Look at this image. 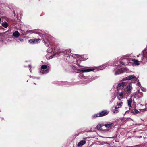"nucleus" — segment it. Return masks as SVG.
Wrapping results in <instances>:
<instances>
[{"instance_id": "obj_19", "label": "nucleus", "mask_w": 147, "mask_h": 147, "mask_svg": "<svg viewBox=\"0 0 147 147\" xmlns=\"http://www.w3.org/2000/svg\"><path fill=\"white\" fill-rule=\"evenodd\" d=\"M117 107H114V109H112V111L114 113H118V110H117Z\"/></svg>"}, {"instance_id": "obj_15", "label": "nucleus", "mask_w": 147, "mask_h": 147, "mask_svg": "<svg viewBox=\"0 0 147 147\" xmlns=\"http://www.w3.org/2000/svg\"><path fill=\"white\" fill-rule=\"evenodd\" d=\"M117 97L118 100H121L123 98L121 94V93H120L119 92L118 93Z\"/></svg>"}, {"instance_id": "obj_12", "label": "nucleus", "mask_w": 147, "mask_h": 147, "mask_svg": "<svg viewBox=\"0 0 147 147\" xmlns=\"http://www.w3.org/2000/svg\"><path fill=\"white\" fill-rule=\"evenodd\" d=\"M113 123H109L105 124L103 125L104 128L105 127L107 128H109L111 127L112 125H113Z\"/></svg>"}, {"instance_id": "obj_21", "label": "nucleus", "mask_w": 147, "mask_h": 147, "mask_svg": "<svg viewBox=\"0 0 147 147\" xmlns=\"http://www.w3.org/2000/svg\"><path fill=\"white\" fill-rule=\"evenodd\" d=\"M80 76L81 79H86V77L83 74H80Z\"/></svg>"}, {"instance_id": "obj_33", "label": "nucleus", "mask_w": 147, "mask_h": 147, "mask_svg": "<svg viewBox=\"0 0 147 147\" xmlns=\"http://www.w3.org/2000/svg\"><path fill=\"white\" fill-rule=\"evenodd\" d=\"M39 35H40V36H41V35H42V34H40Z\"/></svg>"}, {"instance_id": "obj_11", "label": "nucleus", "mask_w": 147, "mask_h": 147, "mask_svg": "<svg viewBox=\"0 0 147 147\" xmlns=\"http://www.w3.org/2000/svg\"><path fill=\"white\" fill-rule=\"evenodd\" d=\"M97 128L98 129H100L103 131H106L107 130V129H105L104 128L103 125H102L100 124H98L97 126Z\"/></svg>"}, {"instance_id": "obj_17", "label": "nucleus", "mask_w": 147, "mask_h": 147, "mask_svg": "<svg viewBox=\"0 0 147 147\" xmlns=\"http://www.w3.org/2000/svg\"><path fill=\"white\" fill-rule=\"evenodd\" d=\"M132 99L131 98H130L129 99L127 100L128 101V105L129 107H131V104L132 102Z\"/></svg>"}, {"instance_id": "obj_10", "label": "nucleus", "mask_w": 147, "mask_h": 147, "mask_svg": "<svg viewBox=\"0 0 147 147\" xmlns=\"http://www.w3.org/2000/svg\"><path fill=\"white\" fill-rule=\"evenodd\" d=\"M132 88L131 84L130 83L128 84L126 88L127 93L128 94L130 93L131 92Z\"/></svg>"}, {"instance_id": "obj_1", "label": "nucleus", "mask_w": 147, "mask_h": 147, "mask_svg": "<svg viewBox=\"0 0 147 147\" xmlns=\"http://www.w3.org/2000/svg\"><path fill=\"white\" fill-rule=\"evenodd\" d=\"M142 54H139L137 56L138 57V60H137L133 59L131 58H128L127 57H130L131 55L127 54L122 56L121 59L122 60L127 61V62H121L120 61H119L117 63H115V66H117L118 67L119 66L122 65H129V63L131 62L134 63L135 65L138 66L140 64L139 62H142L143 63H145L147 61V49H145L142 52Z\"/></svg>"}, {"instance_id": "obj_7", "label": "nucleus", "mask_w": 147, "mask_h": 147, "mask_svg": "<svg viewBox=\"0 0 147 147\" xmlns=\"http://www.w3.org/2000/svg\"><path fill=\"white\" fill-rule=\"evenodd\" d=\"M75 57H74L75 58H77L78 59H79L80 61H84L87 59L88 57L86 55H84L80 56L79 55H75Z\"/></svg>"}, {"instance_id": "obj_5", "label": "nucleus", "mask_w": 147, "mask_h": 147, "mask_svg": "<svg viewBox=\"0 0 147 147\" xmlns=\"http://www.w3.org/2000/svg\"><path fill=\"white\" fill-rule=\"evenodd\" d=\"M40 72L42 74H46L49 72V70L47 68L46 65H43L41 67V69L40 70Z\"/></svg>"}, {"instance_id": "obj_3", "label": "nucleus", "mask_w": 147, "mask_h": 147, "mask_svg": "<svg viewBox=\"0 0 147 147\" xmlns=\"http://www.w3.org/2000/svg\"><path fill=\"white\" fill-rule=\"evenodd\" d=\"M109 112L107 110H104L100 112L99 113L95 114L93 115V117H99L107 115L109 113Z\"/></svg>"}, {"instance_id": "obj_32", "label": "nucleus", "mask_w": 147, "mask_h": 147, "mask_svg": "<svg viewBox=\"0 0 147 147\" xmlns=\"http://www.w3.org/2000/svg\"><path fill=\"white\" fill-rule=\"evenodd\" d=\"M129 113V112L128 111H127L126 112H125V113Z\"/></svg>"}, {"instance_id": "obj_24", "label": "nucleus", "mask_w": 147, "mask_h": 147, "mask_svg": "<svg viewBox=\"0 0 147 147\" xmlns=\"http://www.w3.org/2000/svg\"><path fill=\"white\" fill-rule=\"evenodd\" d=\"M123 104V103L121 102H120V103H117V105L121 106Z\"/></svg>"}, {"instance_id": "obj_30", "label": "nucleus", "mask_w": 147, "mask_h": 147, "mask_svg": "<svg viewBox=\"0 0 147 147\" xmlns=\"http://www.w3.org/2000/svg\"><path fill=\"white\" fill-rule=\"evenodd\" d=\"M45 36L44 35V36L42 35V39H43V41H45V40H44V37Z\"/></svg>"}, {"instance_id": "obj_28", "label": "nucleus", "mask_w": 147, "mask_h": 147, "mask_svg": "<svg viewBox=\"0 0 147 147\" xmlns=\"http://www.w3.org/2000/svg\"><path fill=\"white\" fill-rule=\"evenodd\" d=\"M19 40L21 42H22L23 41V40L22 38H19Z\"/></svg>"}, {"instance_id": "obj_9", "label": "nucleus", "mask_w": 147, "mask_h": 147, "mask_svg": "<svg viewBox=\"0 0 147 147\" xmlns=\"http://www.w3.org/2000/svg\"><path fill=\"white\" fill-rule=\"evenodd\" d=\"M125 85V83L124 82H122L119 83L117 86L118 90L123 89Z\"/></svg>"}, {"instance_id": "obj_20", "label": "nucleus", "mask_w": 147, "mask_h": 147, "mask_svg": "<svg viewBox=\"0 0 147 147\" xmlns=\"http://www.w3.org/2000/svg\"><path fill=\"white\" fill-rule=\"evenodd\" d=\"M40 39H34V44L40 42Z\"/></svg>"}, {"instance_id": "obj_38", "label": "nucleus", "mask_w": 147, "mask_h": 147, "mask_svg": "<svg viewBox=\"0 0 147 147\" xmlns=\"http://www.w3.org/2000/svg\"><path fill=\"white\" fill-rule=\"evenodd\" d=\"M34 84H36L35 83H34Z\"/></svg>"}, {"instance_id": "obj_23", "label": "nucleus", "mask_w": 147, "mask_h": 147, "mask_svg": "<svg viewBox=\"0 0 147 147\" xmlns=\"http://www.w3.org/2000/svg\"><path fill=\"white\" fill-rule=\"evenodd\" d=\"M28 42L31 43H34V39H31L29 40L28 41Z\"/></svg>"}, {"instance_id": "obj_36", "label": "nucleus", "mask_w": 147, "mask_h": 147, "mask_svg": "<svg viewBox=\"0 0 147 147\" xmlns=\"http://www.w3.org/2000/svg\"><path fill=\"white\" fill-rule=\"evenodd\" d=\"M30 67V65H29V67Z\"/></svg>"}, {"instance_id": "obj_6", "label": "nucleus", "mask_w": 147, "mask_h": 147, "mask_svg": "<svg viewBox=\"0 0 147 147\" xmlns=\"http://www.w3.org/2000/svg\"><path fill=\"white\" fill-rule=\"evenodd\" d=\"M94 70V68L93 67H91L90 68L88 69H77V72L78 73L80 72H90L93 71Z\"/></svg>"}, {"instance_id": "obj_14", "label": "nucleus", "mask_w": 147, "mask_h": 147, "mask_svg": "<svg viewBox=\"0 0 147 147\" xmlns=\"http://www.w3.org/2000/svg\"><path fill=\"white\" fill-rule=\"evenodd\" d=\"M86 143V141L85 140H82L78 144V146H81L84 145Z\"/></svg>"}, {"instance_id": "obj_37", "label": "nucleus", "mask_w": 147, "mask_h": 147, "mask_svg": "<svg viewBox=\"0 0 147 147\" xmlns=\"http://www.w3.org/2000/svg\"><path fill=\"white\" fill-rule=\"evenodd\" d=\"M47 57H48V56H47Z\"/></svg>"}, {"instance_id": "obj_29", "label": "nucleus", "mask_w": 147, "mask_h": 147, "mask_svg": "<svg viewBox=\"0 0 147 147\" xmlns=\"http://www.w3.org/2000/svg\"><path fill=\"white\" fill-rule=\"evenodd\" d=\"M137 84H138V86H139V87L140 86V82H138L137 83Z\"/></svg>"}, {"instance_id": "obj_13", "label": "nucleus", "mask_w": 147, "mask_h": 147, "mask_svg": "<svg viewBox=\"0 0 147 147\" xmlns=\"http://www.w3.org/2000/svg\"><path fill=\"white\" fill-rule=\"evenodd\" d=\"M13 36L16 38H17L20 36V33L18 31H16L13 34Z\"/></svg>"}, {"instance_id": "obj_31", "label": "nucleus", "mask_w": 147, "mask_h": 147, "mask_svg": "<svg viewBox=\"0 0 147 147\" xmlns=\"http://www.w3.org/2000/svg\"><path fill=\"white\" fill-rule=\"evenodd\" d=\"M77 65L78 66H80V67H82V66H80V65H79V64H78V63H77Z\"/></svg>"}, {"instance_id": "obj_35", "label": "nucleus", "mask_w": 147, "mask_h": 147, "mask_svg": "<svg viewBox=\"0 0 147 147\" xmlns=\"http://www.w3.org/2000/svg\"><path fill=\"white\" fill-rule=\"evenodd\" d=\"M30 72H31V70L30 69Z\"/></svg>"}, {"instance_id": "obj_34", "label": "nucleus", "mask_w": 147, "mask_h": 147, "mask_svg": "<svg viewBox=\"0 0 147 147\" xmlns=\"http://www.w3.org/2000/svg\"><path fill=\"white\" fill-rule=\"evenodd\" d=\"M7 32V31L5 32L4 33H6Z\"/></svg>"}, {"instance_id": "obj_16", "label": "nucleus", "mask_w": 147, "mask_h": 147, "mask_svg": "<svg viewBox=\"0 0 147 147\" xmlns=\"http://www.w3.org/2000/svg\"><path fill=\"white\" fill-rule=\"evenodd\" d=\"M2 26L5 28H7L8 26V24L6 22H3L1 24Z\"/></svg>"}, {"instance_id": "obj_2", "label": "nucleus", "mask_w": 147, "mask_h": 147, "mask_svg": "<svg viewBox=\"0 0 147 147\" xmlns=\"http://www.w3.org/2000/svg\"><path fill=\"white\" fill-rule=\"evenodd\" d=\"M63 53V55L64 56H65V57H70V52L69 51H59L57 53H54L53 54V56H50L49 57V59H51L52 58H53V56L55 55H57V56H59L60 55H59V53Z\"/></svg>"}, {"instance_id": "obj_26", "label": "nucleus", "mask_w": 147, "mask_h": 147, "mask_svg": "<svg viewBox=\"0 0 147 147\" xmlns=\"http://www.w3.org/2000/svg\"><path fill=\"white\" fill-rule=\"evenodd\" d=\"M49 43L48 42H45L46 45V46H49Z\"/></svg>"}, {"instance_id": "obj_22", "label": "nucleus", "mask_w": 147, "mask_h": 147, "mask_svg": "<svg viewBox=\"0 0 147 147\" xmlns=\"http://www.w3.org/2000/svg\"><path fill=\"white\" fill-rule=\"evenodd\" d=\"M52 51V49L51 47H49L48 48L47 50V52L49 53L51 52Z\"/></svg>"}, {"instance_id": "obj_18", "label": "nucleus", "mask_w": 147, "mask_h": 147, "mask_svg": "<svg viewBox=\"0 0 147 147\" xmlns=\"http://www.w3.org/2000/svg\"><path fill=\"white\" fill-rule=\"evenodd\" d=\"M120 93H121V94L122 95V96L123 97H125V96H126V94H128L127 93V92H126L125 91H122L121 92H119Z\"/></svg>"}, {"instance_id": "obj_8", "label": "nucleus", "mask_w": 147, "mask_h": 147, "mask_svg": "<svg viewBox=\"0 0 147 147\" xmlns=\"http://www.w3.org/2000/svg\"><path fill=\"white\" fill-rule=\"evenodd\" d=\"M132 79H136V77L134 75H131L128 76L122 79V81H123L125 80H130Z\"/></svg>"}, {"instance_id": "obj_39", "label": "nucleus", "mask_w": 147, "mask_h": 147, "mask_svg": "<svg viewBox=\"0 0 147 147\" xmlns=\"http://www.w3.org/2000/svg\"><path fill=\"white\" fill-rule=\"evenodd\" d=\"M1 36V34H0V36Z\"/></svg>"}, {"instance_id": "obj_4", "label": "nucleus", "mask_w": 147, "mask_h": 147, "mask_svg": "<svg viewBox=\"0 0 147 147\" xmlns=\"http://www.w3.org/2000/svg\"><path fill=\"white\" fill-rule=\"evenodd\" d=\"M129 70L128 69L126 68H121L120 69H118L115 71V75H119L121 74L124 72H127Z\"/></svg>"}, {"instance_id": "obj_25", "label": "nucleus", "mask_w": 147, "mask_h": 147, "mask_svg": "<svg viewBox=\"0 0 147 147\" xmlns=\"http://www.w3.org/2000/svg\"><path fill=\"white\" fill-rule=\"evenodd\" d=\"M139 111L136 109H135L134 110V112L136 113H139Z\"/></svg>"}, {"instance_id": "obj_27", "label": "nucleus", "mask_w": 147, "mask_h": 147, "mask_svg": "<svg viewBox=\"0 0 147 147\" xmlns=\"http://www.w3.org/2000/svg\"><path fill=\"white\" fill-rule=\"evenodd\" d=\"M92 79L90 80H87L86 81H87V82H91V81H92Z\"/></svg>"}]
</instances>
